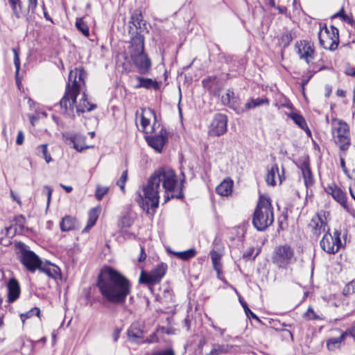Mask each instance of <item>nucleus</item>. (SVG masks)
<instances>
[{
    "label": "nucleus",
    "mask_w": 355,
    "mask_h": 355,
    "mask_svg": "<svg viewBox=\"0 0 355 355\" xmlns=\"http://www.w3.org/2000/svg\"><path fill=\"white\" fill-rule=\"evenodd\" d=\"M178 186V178L173 170L168 167L158 168L149 177L142 188L146 205L153 209L157 208L161 193H163L164 202L173 198H181V193L178 195L175 193Z\"/></svg>",
    "instance_id": "1"
},
{
    "label": "nucleus",
    "mask_w": 355,
    "mask_h": 355,
    "mask_svg": "<svg viewBox=\"0 0 355 355\" xmlns=\"http://www.w3.org/2000/svg\"><path fill=\"white\" fill-rule=\"evenodd\" d=\"M85 78L83 69L75 68L70 71L64 95L60 101V108L65 114L72 115L75 107L78 113L89 112L96 107L95 104L89 102L84 90Z\"/></svg>",
    "instance_id": "2"
},
{
    "label": "nucleus",
    "mask_w": 355,
    "mask_h": 355,
    "mask_svg": "<svg viewBox=\"0 0 355 355\" xmlns=\"http://www.w3.org/2000/svg\"><path fill=\"white\" fill-rule=\"evenodd\" d=\"M96 286L103 299L114 305L123 304L132 291L130 281L110 267L101 270Z\"/></svg>",
    "instance_id": "3"
},
{
    "label": "nucleus",
    "mask_w": 355,
    "mask_h": 355,
    "mask_svg": "<svg viewBox=\"0 0 355 355\" xmlns=\"http://www.w3.org/2000/svg\"><path fill=\"white\" fill-rule=\"evenodd\" d=\"M273 221V208L270 200L266 196H261L253 214V225L258 231H263L271 225Z\"/></svg>",
    "instance_id": "4"
},
{
    "label": "nucleus",
    "mask_w": 355,
    "mask_h": 355,
    "mask_svg": "<svg viewBox=\"0 0 355 355\" xmlns=\"http://www.w3.org/2000/svg\"><path fill=\"white\" fill-rule=\"evenodd\" d=\"M144 37L137 34L131 39V58L141 73H144L150 68L151 62L144 54Z\"/></svg>",
    "instance_id": "5"
},
{
    "label": "nucleus",
    "mask_w": 355,
    "mask_h": 355,
    "mask_svg": "<svg viewBox=\"0 0 355 355\" xmlns=\"http://www.w3.org/2000/svg\"><path fill=\"white\" fill-rule=\"evenodd\" d=\"M331 133L334 142L340 150L346 151L350 145L349 128L347 123L341 120L333 119Z\"/></svg>",
    "instance_id": "6"
},
{
    "label": "nucleus",
    "mask_w": 355,
    "mask_h": 355,
    "mask_svg": "<svg viewBox=\"0 0 355 355\" xmlns=\"http://www.w3.org/2000/svg\"><path fill=\"white\" fill-rule=\"evenodd\" d=\"M294 250L288 245L276 247L272 256V263L279 268H287L295 259Z\"/></svg>",
    "instance_id": "7"
},
{
    "label": "nucleus",
    "mask_w": 355,
    "mask_h": 355,
    "mask_svg": "<svg viewBox=\"0 0 355 355\" xmlns=\"http://www.w3.org/2000/svg\"><path fill=\"white\" fill-rule=\"evenodd\" d=\"M320 45L325 49L335 50L338 46V30L334 26H324L318 34Z\"/></svg>",
    "instance_id": "8"
},
{
    "label": "nucleus",
    "mask_w": 355,
    "mask_h": 355,
    "mask_svg": "<svg viewBox=\"0 0 355 355\" xmlns=\"http://www.w3.org/2000/svg\"><path fill=\"white\" fill-rule=\"evenodd\" d=\"M340 236V232L337 230L333 234L327 232L320 242L321 248L329 254L336 253L342 246Z\"/></svg>",
    "instance_id": "9"
},
{
    "label": "nucleus",
    "mask_w": 355,
    "mask_h": 355,
    "mask_svg": "<svg viewBox=\"0 0 355 355\" xmlns=\"http://www.w3.org/2000/svg\"><path fill=\"white\" fill-rule=\"evenodd\" d=\"M167 269V265L160 263L147 273L144 271L141 272L139 282L142 284L153 285L159 283L164 276Z\"/></svg>",
    "instance_id": "10"
},
{
    "label": "nucleus",
    "mask_w": 355,
    "mask_h": 355,
    "mask_svg": "<svg viewBox=\"0 0 355 355\" xmlns=\"http://www.w3.org/2000/svg\"><path fill=\"white\" fill-rule=\"evenodd\" d=\"M19 260L23 266L31 272H34L42 261L34 252L26 248L20 250Z\"/></svg>",
    "instance_id": "11"
},
{
    "label": "nucleus",
    "mask_w": 355,
    "mask_h": 355,
    "mask_svg": "<svg viewBox=\"0 0 355 355\" xmlns=\"http://www.w3.org/2000/svg\"><path fill=\"white\" fill-rule=\"evenodd\" d=\"M227 117L225 114H215L209 128V135L211 137H219L227 132Z\"/></svg>",
    "instance_id": "12"
},
{
    "label": "nucleus",
    "mask_w": 355,
    "mask_h": 355,
    "mask_svg": "<svg viewBox=\"0 0 355 355\" xmlns=\"http://www.w3.org/2000/svg\"><path fill=\"white\" fill-rule=\"evenodd\" d=\"M297 53L300 59H304L307 64L314 58L315 50L313 44L306 40H300L295 43Z\"/></svg>",
    "instance_id": "13"
},
{
    "label": "nucleus",
    "mask_w": 355,
    "mask_h": 355,
    "mask_svg": "<svg viewBox=\"0 0 355 355\" xmlns=\"http://www.w3.org/2000/svg\"><path fill=\"white\" fill-rule=\"evenodd\" d=\"M224 254V247L220 241L214 240L210 257L214 269L219 274L222 269L221 259Z\"/></svg>",
    "instance_id": "14"
},
{
    "label": "nucleus",
    "mask_w": 355,
    "mask_h": 355,
    "mask_svg": "<svg viewBox=\"0 0 355 355\" xmlns=\"http://www.w3.org/2000/svg\"><path fill=\"white\" fill-rule=\"evenodd\" d=\"M146 140L148 145L156 151L160 153L167 141V132L163 128L159 132V134L155 135L146 136Z\"/></svg>",
    "instance_id": "15"
},
{
    "label": "nucleus",
    "mask_w": 355,
    "mask_h": 355,
    "mask_svg": "<svg viewBox=\"0 0 355 355\" xmlns=\"http://www.w3.org/2000/svg\"><path fill=\"white\" fill-rule=\"evenodd\" d=\"M37 270L40 273H44L49 277L57 279L61 277V271L58 266L50 262L42 261Z\"/></svg>",
    "instance_id": "16"
},
{
    "label": "nucleus",
    "mask_w": 355,
    "mask_h": 355,
    "mask_svg": "<svg viewBox=\"0 0 355 355\" xmlns=\"http://www.w3.org/2000/svg\"><path fill=\"white\" fill-rule=\"evenodd\" d=\"M327 193H329L332 198L345 209L348 210L346 193L343 192L340 188L337 187L336 184L329 186L327 188Z\"/></svg>",
    "instance_id": "17"
},
{
    "label": "nucleus",
    "mask_w": 355,
    "mask_h": 355,
    "mask_svg": "<svg viewBox=\"0 0 355 355\" xmlns=\"http://www.w3.org/2000/svg\"><path fill=\"white\" fill-rule=\"evenodd\" d=\"M284 168H282V174H280L277 164H272L270 168H268V173L266 178L267 184L272 187L275 186L277 183L276 175H277V178L279 180V182L282 183L284 179Z\"/></svg>",
    "instance_id": "18"
},
{
    "label": "nucleus",
    "mask_w": 355,
    "mask_h": 355,
    "mask_svg": "<svg viewBox=\"0 0 355 355\" xmlns=\"http://www.w3.org/2000/svg\"><path fill=\"white\" fill-rule=\"evenodd\" d=\"M130 23L132 24L136 28V35L141 34V32L146 30V25L143 19L141 11L136 10L131 15Z\"/></svg>",
    "instance_id": "19"
},
{
    "label": "nucleus",
    "mask_w": 355,
    "mask_h": 355,
    "mask_svg": "<svg viewBox=\"0 0 355 355\" xmlns=\"http://www.w3.org/2000/svg\"><path fill=\"white\" fill-rule=\"evenodd\" d=\"M221 101L223 105L228 106L230 108L239 112V100L234 96V93L231 89H227L224 95L221 97Z\"/></svg>",
    "instance_id": "20"
},
{
    "label": "nucleus",
    "mask_w": 355,
    "mask_h": 355,
    "mask_svg": "<svg viewBox=\"0 0 355 355\" xmlns=\"http://www.w3.org/2000/svg\"><path fill=\"white\" fill-rule=\"evenodd\" d=\"M8 301L15 302L20 295V286L19 282L14 278L10 279L8 284Z\"/></svg>",
    "instance_id": "21"
},
{
    "label": "nucleus",
    "mask_w": 355,
    "mask_h": 355,
    "mask_svg": "<svg viewBox=\"0 0 355 355\" xmlns=\"http://www.w3.org/2000/svg\"><path fill=\"white\" fill-rule=\"evenodd\" d=\"M288 116L300 128L304 130L308 136H311V132L304 118L300 114L291 112L288 114Z\"/></svg>",
    "instance_id": "22"
},
{
    "label": "nucleus",
    "mask_w": 355,
    "mask_h": 355,
    "mask_svg": "<svg viewBox=\"0 0 355 355\" xmlns=\"http://www.w3.org/2000/svg\"><path fill=\"white\" fill-rule=\"evenodd\" d=\"M233 181L231 180H224L216 188V193L221 196H228L232 192Z\"/></svg>",
    "instance_id": "23"
},
{
    "label": "nucleus",
    "mask_w": 355,
    "mask_h": 355,
    "mask_svg": "<svg viewBox=\"0 0 355 355\" xmlns=\"http://www.w3.org/2000/svg\"><path fill=\"white\" fill-rule=\"evenodd\" d=\"M12 13L17 19L26 17V11L23 9L21 0H8Z\"/></svg>",
    "instance_id": "24"
},
{
    "label": "nucleus",
    "mask_w": 355,
    "mask_h": 355,
    "mask_svg": "<svg viewBox=\"0 0 355 355\" xmlns=\"http://www.w3.org/2000/svg\"><path fill=\"white\" fill-rule=\"evenodd\" d=\"M348 332H342L338 337L331 338L327 341V347L329 350L333 351L338 349L341 344L344 343Z\"/></svg>",
    "instance_id": "25"
},
{
    "label": "nucleus",
    "mask_w": 355,
    "mask_h": 355,
    "mask_svg": "<svg viewBox=\"0 0 355 355\" xmlns=\"http://www.w3.org/2000/svg\"><path fill=\"white\" fill-rule=\"evenodd\" d=\"M309 226L314 230V234H320L325 231L326 223L320 216L316 215L312 218Z\"/></svg>",
    "instance_id": "26"
},
{
    "label": "nucleus",
    "mask_w": 355,
    "mask_h": 355,
    "mask_svg": "<svg viewBox=\"0 0 355 355\" xmlns=\"http://www.w3.org/2000/svg\"><path fill=\"white\" fill-rule=\"evenodd\" d=\"M70 141L73 144V148L79 152L89 148L85 144V137L81 135H75L69 138Z\"/></svg>",
    "instance_id": "27"
},
{
    "label": "nucleus",
    "mask_w": 355,
    "mask_h": 355,
    "mask_svg": "<svg viewBox=\"0 0 355 355\" xmlns=\"http://www.w3.org/2000/svg\"><path fill=\"white\" fill-rule=\"evenodd\" d=\"M152 117L154 118L155 121L156 120V115L153 110L147 108L141 110V125L144 130L147 129L150 123V118Z\"/></svg>",
    "instance_id": "28"
},
{
    "label": "nucleus",
    "mask_w": 355,
    "mask_h": 355,
    "mask_svg": "<svg viewBox=\"0 0 355 355\" xmlns=\"http://www.w3.org/2000/svg\"><path fill=\"white\" fill-rule=\"evenodd\" d=\"M143 334L142 325L139 322H133L128 330L129 338H140L143 336Z\"/></svg>",
    "instance_id": "29"
},
{
    "label": "nucleus",
    "mask_w": 355,
    "mask_h": 355,
    "mask_svg": "<svg viewBox=\"0 0 355 355\" xmlns=\"http://www.w3.org/2000/svg\"><path fill=\"white\" fill-rule=\"evenodd\" d=\"M301 170L306 187H308L313 185L314 179L309 164L304 163L301 166Z\"/></svg>",
    "instance_id": "30"
},
{
    "label": "nucleus",
    "mask_w": 355,
    "mask_h": 355,
    "mask_svg": "<svg viewBox=\"0 0 355 355\" xmlns=\"http://www.w3.org/2000/svg\"><path fill=\"white\" fill-rule=\"evenodd\" d=\"M76 224L77 222L74 218L66 216L62 218L60 223V228L63 232L70 231L76 227Z\"/></svg>",
    "instance_id": "31"
},
{
    "label": "nucleus",
    "mask_w": 355,
    "mask_h": 355,
    "mask_svg": "<svg viewBox=\"0 0 355 355\" xmlns=\"http://www.w3.org/2000/svg\"><path fill=\"white\" fill-rule=\"evenodd\" d=\"M137 80L139 83L136 86L137 87H144L146 89L153 88L155 90L158 89L159 87L158 83L157 81L153 80L150 78L137 77Z\"/></svg>",
    "instance_id": "32"
},
{
    "label": "nucleus",
    "mask_w": 355,
    "mask_h": 355,
    "mask_svg": "<svg viewBox=\"0 0 355 355\" xmlns=\"http://www.w3.org/2000/svg\"><path fill=\"white\" fill-rule=\"evenodd\" d=\"M232 346L229 345L214 344L211 350L206 355H220L227 354Z\"/></svg>",
    "instance_id": "33"
},
{
    "label": "nucleus",
    "mask_w": 355,
    "mask_h": 355,
    "mask_svg": "<svg viewBox=\"0 0 355 355\" xmlns=\"http://www.w3.org/2000/svg\"><path fill=\"white\" fill-rule=\"evenodd\" d=\"M269 105V100L267 98H251L245 104V107L246 110L254 109L257 107L261 106L263 105Z\"/></svg>",
    "instance_id": "34"
},
{
    "label": "nucleus",
    "mask_w": 355,
    "mask_h": 355,
    "mask_svg": "<svg viewBox=\"0 0 355 355\" xmlns=\"http://www.w3.org/2000/svg\"><path fill=\"white\" fill-rule=\"evenodd\" d=\"M99 211L100 209L98 208H93L89 211L87 224V226L85 227L83 232H87L91 227H92L95 225L98 218Z\"/></svg>",
    "instance_id": "35"
},
{
    "label": "nucleus",
    "mask_w": 355,
    "mask_h": 355,
    "mask_svg": "<svg viewBox=\"0 0 355 355\" xmlns=\"http://www.w3.org/2000/svg\"><path fill=\"white\" fill-rule=\"evenodd\" d=\"M47 144H42L35 148V154L39 157H43L46 163L52 161L51 155L48 153Z\"/></svg>",
    "instance_id": "36"
},
{
    "label": "nucleus",
    "mask_w": 355,
    "mask_h": 355,
    "mask_svg": "<svg viewBox=\"0 0 355 355\" xmlns=\"http://www.w3.org/2000/svg\"><path fill=\"white\" fill-rule=\"evenodd\" d=\"M173 253L178 258L187 261L194 257L196 254V251L195 249L191 248L183 252H174Z\"/></svg>",
    "instance_id": "37"
},
{
    "label": "nucleus",
    "mask_w": 355,
    "mask_h": 355,
    "mask_svg": "<svg viewBox=\"0 0 355 355\" xmlns=\"http://www.w3.org/2000/svg\"><path fill=\"white\" fill-rule=\"evenodd\" d=\"M76 27L85 36H88L89 34V28L85 23L82 18L77 19L76 21Z\"/></svg>",
    "instance_id": "38"
},
{
    "label": "nucleus",
    "mask_w": 355,
    "mask_h": 355,
    "mask_svg": "<svg viewBox=\"0 0 355 355\" xmlns=\"http://www.w3.org/2000/svg\"><path fill=\"white\" fill-rule=\"evenodd\" d=\"M108 187H102L101 185H97L95 192V196L96 199L98 200H101L104 197V196L108 192Z\"/></svg>",
    "instance_id": "39"
},
{
    "label": "nucleus",
    "mask_w": 355,
    "mask_h": 355,
    "mask_svg": "<svg viewBox=\"0 0 355 355\" xmlns=\"http://www.w3.org/2000/svg\"><path fill=\"white\" fill-rule=\"evenodd\" d=\"M239 302L241 303V304L242 305L244 311H245V313L246 314V315L250 318L251 317L252 318L257 320V321H260L259 318L257 316L256 314H254L248 306V304L245 302H244L243 300H241V298H239Z\"/></svg>",
    "instance_id": "40"
},
{
    "label": "nucleus",
    "mask_w": 355,
    "mask_h": 355,
    "mask_svg": "<svg viewBox=\"0 0 355 355\" xmlns=\"http://www.w3.org/2000/svg\"><path fill=\"white\" fill-rule=\"evenodd\" d=\"M304 318L307 320H322L320 315L316 314L311 307H309L304 314Z\"/></svg>",
    "instance_id": "41"
},
{
    "label": "nucleus",
    "mask_w": 355,
    "mask_h": 355,
    "mask_svg": "<svg viewBox=\"0 0 355 355\" xmlns=\"http://www.w3.org/2000/svg\"><path fill=\"white\" fill-rule=\"evenodd\" d=\"M349 173L347 176L350 179L355 180V155L348 162Z\"/></svg>",
    "instance_id": "42"
},
{
    "label": "nucleus",
    "mask_w": 355,
    "mask_h": 355,
    "mask_svg": "<svg viewBox=\"0 0 355 355\" xmlns=\"http://www.w3.org/2000/svg\"><path fill=\"white\" fill-rule=\"evenodd\" d=\"M128 180V171H124L119 180L116 182L117 186L119 187L121 190L124 193L125 192V184Z\"/></svg>",
    "instance_id": "43"
},
{
    "label": "nucleus",
    "mask_w": 355,
    "mask_h": 355,
    "mask_svg": "<svg viewBox=\"0 0 355 355\" xmlns=\"http://www.w3.org/2000/svg\"><path fill=\"white\" fill-rule=\"evenodd\" d=\"M37 6V0H28L27 9H24L26 11V18L28 19V14L31 12L33 14Z\"/></svg>",
    "instance_id": "44"
},
{
    "label": "nucleus",
    "mask_w": 355,
    "mask_h": 355,
    "mask_svg": "<svg viewBox=\"0 0 355 355\" xmlns=\"http://www.w3.org/2000/svg\"><path fill=\"white\" fill-rule=\"evenodd\" d=\"M12 52L14 53V64L16 68L15 76L16 78L17 79V76L20 69V60L17 50L14 48L12 49Z\"/></svg>",
    "instance_id": "45"
},
{
    "label": "nucleus",
    "mask_w": 355,
    "mask_h": 355,
    "mask_svg": "<svg viewBox=\"0 0 355 355\" xmlns=\"http://www.w3.org/2000/svg\"><path fill=\"white\" fill-rule=\"evenodd\" d=\"M15 225L18 226L19 228L22 230L25 227L26 218L23 215H17L14 219Z\"/></svg>",
    "instance_id": "46"
},
{
    "label": "nucleus",
    "mask_w": 355,
    "mask_h": 355,
    "mask_svg": "<svg viewBox=\"0 0 355 355\" xmlns=\"http://www.w3.org/2000/svg\"><path fill=\"white\" fill-rule=\"evenodd\" d=\"M216 77L211 76L202 80V85L204 87L207 88L209 90H211L214 84L216 83Z\"/></svg>",
    "instance_id": "47"
},
{
    "label": "nucleus",
    "mask_w": 355,
    "mask_h": 355,
    "mask_svg": "<svg viewBox=\"0 0 355 355\" xmlns=\"http://www.w3.org/2000/svg\"><path fill=\"white\" fill-rule=\"evenodd\" d=\"M293 40L292 33L289 31L284 33L281 37V41L284 46H288Z\"/></svg>",
    "instance_id": "48"
},
{
    "label": "nucleus",
    "mask_w": 355,
    "mask_h": 355,
    "mask_svg": "<svg viewBox=\"0 0 355 355\" xmlns=\"http://www.w3.org/2000/svg\"><path fill=\"white\" fill-rule=\"evenodd\" d=\"M355 292V286L354 282L352 281L351 282L348 283L345 287L343 288V293L345 295H350L351 293H353Z\"/></svg>",
    "instance_id": "49"
},
{
    "label": "nucleus",
    "mask_w": 355,
    "mask_h": 355,
    "mask_svg": "<svg viewBox=\"0 0 355 355\" xmlns=\"http://www.w3.org/2000/svg\"><path fill=\"white\" fill-rule=\"evenodd\" d=\"M151 355H175V353L172 348H168L156 351L153 352Z\"/></svg>",
    "instance_id": "50"
},
{
    "label": "nucleus",
    "mask_w": 355,
    "mask_h": 355,
    "mask_svg": "<svg viewBox=\"0 0 355 355\" xmlns=\"http://www.w3.org/2000/svg\"><path fill=\"white\" fill-rule=\"evenodd\" d=\"M132 220L129 216H123L121 219L120 225L122 228L129 227L132 225Z\"/></svg>",
    "instance_id": "51"
},
{
    "label": "nucleus",
    "mask_w": 355,
    "mask_h": 355,
    "mask_svg": "<svg viewBox=\"0 0 355 355\" xmlns=\"http://www.w3.org/2000/svg\"><path fill=\"white\" fill-rule=\"evenodd\" d=\"M344 153L343 154H340V166L344 172V173L347 175L349 173V168L347 166H346V164L344 159Z\"/></svg>",
    "instance_id": "52"
},
{
    "label": "nucleus",
    "mask_w": 355,
    "mask_h": 355,
    "mask_svg": "<svg viewBox=\"0 0 355 355\" xmlns=\"http://www.w3.org/2000/svg\"><path fill=\"white\" fill-rule=\"evenodd\" d=\"M24 141V135L22 130H19L17 133L16 144L19 146L22 145Z\"/></svg>",
    "instance_id": "53"
},
{
    "label": "nucleus",
    "mask_w": 355,
    "mask_h": 355,
    "mask_svg": "<svg viewBox=\"0 0 355 355\" xmlns=\"http://www.w3.org/2000/svg\"><path fill=\"white\" fill-rule=\"evenodd\" d=\"M345 73L347 76H355V68L349 65H347L345 69Z\"/></svg>",
    "instance_id": "54"
},
{
    "label": "nucleus",
    "mask_w": 355,
    "mask_h": 355,
    "mask_svg": "<svg viewBox=\"0 0 355 355\" xmlns=\"http://www.w3.org/2000/svg\"><path fill=\"white\" fill-rule=\"evenodd\" d=\"M43 189H44V191H46L47 204L49 205L51 201L53 189L49 186H44Z\"/></svg>",
    "instance_id": "55"
},
{
    "label": "nucleus",
    "mask_w": 355,
    "mask_h": 355,
    "mask_svg": "<svg viewBox=\"0 0 355 355\" xmlns=\"http://www.w3.org/2000/svg\"><path fill=\"white\" fill-rule=\"evenodd\" d=\"M40 313V310L38 308H34L31 309L28 313L26 314V317L28 318L32 314H35L36 315L39 316Z\"/></svg>",
    "instance_id": "56"
},
{
    "label": "nucleus",
    "mask_w": 355,
    "mask_h": 355,
    "mask_svg": "<svg viewBox=\"0 0 355 355\" xmlns=\"http://www.w3.org/2000/svg\"><path fill=\"white\" fill-rule=\"evenodd\" d=\"M341 17L345 21L348 19V17L344 14V10L342 8L338 12L334 15V17Z\"/></svg>",
    "instance_id": "57"
},
{
    "label": "nucleus",
    "mask_w": 355,
    "mask_h": 355,
    "mask_svg": "<svg viewBox=\"0 0 355 355\" xmlns=\"http://www.w3.org/2000/svg\"><path fill=\"white\" fill-rule=\"evenodd\" d=\"M121 330L119 329H116L112 334V338L114 342L117 341L120 336Z\"/></svg>",
    "instance_id": "58"
},
{
    "label": "nucleus",
    "mask_w": 355,
    "mask_h": 355,
    "mask_svg": "<svg viewBox=\"0 0 355 355\" xmlns=\"http://www.w3.org/2000/svg\"><path fill=\"white\" fill-rule=\"evenodd\" d=\"M146 254L145 253L144 248L143 247H141V253H140V256L139 257V261L141 262V261H144L146 259Z\"/></svg>",
    "instance_id": "59"
},
{
    "label": "nucleus",
    "mask_w": 355,
    "mask_h": 355,
    "mask_svg": "<svg viewBox=\"0 0 355 355\" xmlns=\"http://www.w3.org/2000/svg\"><path fill=\"white\" fill-rule=\"evenodd\" d=\"M275 9H277L281 14H286L287 12V8L285 6H277Z\"/></svg>",
    "instance_id": "60"
},
{
    "label": "nucleus",
    "mask_w": 355,
    "mask_h": 355,
    "mask_svg": "<svg viewBox=\"0 0 355 355\" xmlns=\"http://www.w3.org/2000/svg\"><path fill=\"white\" fill-rule=\"evenodd\" d=\"M345 332H348L347 335L351 336L355 340V326L347 329Z\"/></svg>",
    "instance_id": "61"
},
{
    "label": "nucleus",
    "mask_w": 355,
    "mask_h": 355,
    "mask_svg": "<svg viewBox=\"0 0 355 355\" xmlns=\"http://www.w3.org/2000/svg\"><path fill=\"white\" fill-rule=\"evenodd\" d=\"M211 327L216 331H218V332H220V334L221 336H223L225 333V329H221L216 325H214V324H211Z\"/></svg>",
    "instance_id": "62"
},
{
    "label": "nucleus",
    "mask_w": 355,
    "mask_h": 355,
    "mask_svg": "<svg viewBox=\"0 0 355 355\" xmlns=\"http://www.w3.org/2000/svg\"><path fill=\"white\" fill-rule=\"evenodd\" d=\"M10 195L14 200L17 201L19 204L21 203L19 197L15 195L12 191H10Z\"/></svg>",
    "instance_id": "63"
},
{
    "label": "nucleus",
    "mask_w": 355,
    "mask_h": 355,
    "mask_svg": "<svg viewBox=\"0 0 355 355\" xmlns=\"http://www.w3.org/2000/svg\"><path fill=\"white\" fill-rule=\"evenodd\" d=\"M61 187L65 189V191L68 193L71 192L72 191V187L70 186H64L61 184Z\"/></svg>",
    "instance_id": "64"
}]
</instances>
